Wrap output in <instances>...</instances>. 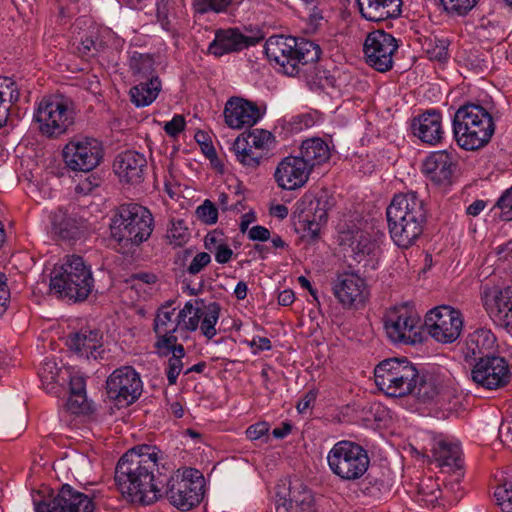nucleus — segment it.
Listing matches in <instances>:
<instances>
[{
    "label": "nucleus",
    "mask_w": 512,
    "mask_h": 512,
    "mask_svg": "<svg viewBox=\"0 0 512 512\" xmlns=\"http://www.w3.org/2000/svg\"><path fill=\"white\" fill-rule=\"evenodd\" d=\"M211 262V256L207 252L197 253L186 268L190 275H197Z\"/></svg>",
    "instance_id": "nucleus-52"
},
{
    "label": "nucleus",
    "mask_w": 512,
    "mask_h": 512,
    "mask_svg": "<svg viewBox=\"0 0 512 512\" xmlns=\"http://www.w3.org/2000/svg\"><path fill=\"white\" fill-rule=\"evenodd\" d=\"M276 512H326L314 492L302 481H290L288 492H278Z\"/></svg>",
    "instance_id": "nucleus-16"
},
{
    "label": "nucleus",
    "mask_w": 512,
    "mask_h": 512,
    "mask_svg": "<svg viewBox=\"0 0 512 512\" xmlns=\"http://www.w3.org/2000/svg\"><path fill=\"white\" fill-rule=\"evenodd\" d=\"M100 45L101 42L98 41L96 34L90 33L81 38L78 50L83 56H90L98 51Z\"/></svg>",
    "instance_id": "nucleus-51"
},
{
    "label": "nucleus",
    "mask_w": 512,
    "mask_h": 512,
    "mask_svg": "<svg viewBox=\"0 0 512 512\" xmlns=\"http://www.w3.org/2000/svg\"><path fill=\"white\" fill-rule=\"evenodd\" d=\"M143 390L139 373L132 366L115 369L106 380V393L118 407H127L138 400Z\"/></svg>",
    "instance_id": "nucleus-13"
},
{
    "label": "nucleus",
    "mask_w": 512,
    "mask_h": 512,
    "mask_svg": "<svg viewBox=\"0 0 512 512\" xmlns=\"http://www.w3.org/2000/svg\"><path fill=\"white\" fill-rule=\"evenodd\" d=\"M398 44L396 39L384 30L370 32L364 42L366 63L378 72H387L393 66V54Z\"/></svg>",
    "instance_id": "nucleus-15"
},
{
    "label": "nucleus",
    "mask_w": 512,
    "mask_h": 512,
    "mask_svg": "<svg viewBox=\"0 0 512 512\" xmlns=\"http://www.w3.org/2000/svg\"><path fill=\"white\" fill-rule=\"evenodd\" d=\"M185 124V119L182 115H175L171 121L165 124L164 130L169 136L176 137L184 130Z\"/></svg>",
    "instance_id": "nucleus-57"
},
{
    "label": "nucleus",
    "mask_w": 512,
    "mask_h": 512,
    "mask_svg": "<svg viewBox=\"0 0 512 512\" xmlns=\"http://www.w3.org/2000/svg\"><path fill=\"white\" fill-rule=\"evenodd\" d=\"M203 495L204 478L196 469L178 470L166 483V498L181 511H189L198 505Z\"/></svg>",
    "instance_id": "nucleus-10"
},
{
    "label": "nucleus",
    "mask_w": 512,
    "mask_h": 512,
    "mask_svg": "<svg viewBox=\"0 0 512 512\" xmlns=\"http://www.w3.org/2000/svg\"><path fill=\"white\" fill-rule=\"evenodd\" d=\"M20 98L17 83L9 77H0V128L6 125L11 106Z\"/></svg>",
    "instance_id": "nucleus-36"
},
{
    "label": "nucleus",
    "mask_w": 512,
    "mask_h": 512,
    "mask_svg": "<svg viewBox=\"0 0 512 512\" xmlns=\"http://www.w3.org/2000/svg\"><path fill=\"white\" fill-rule=\"evenodd\" d=\"M302 222L304 230H307L312 238H316L318 236L321 225L326 223L318 222L315 217L310 216L309 213H306Z\"/></svg>",
    "instance_id": "nucleus-61"
},
{
    "label": "nucleus",
    "mask_w": 512,
    "mask_h": 512,
    "mask_svg": "<svg viewBox=\"0 0 512 512\" xmlns=\"http://www.w3.org/2000/svg\"><path fill=\"white\" fill-rule=\"evenodd\" d=\"M87 230L86 221L74 215L63 212L55 213L52 217V234L61 240L79 239Z\"/></svg>",
    "instance_id": "nucleus-31"
},
{
    "label": "nucleus",
    "mask_w": 512,
    "mask_h": 512,
    "mask_svg": "<svg viewBox=\"0 0 512 512\" xmlns=\"http://www.w3.org/2000/svg\"><path fill=\"white\" fill-rule=\"evenodd\" d=\"M203 316L200 308L195 307L190 301L178 313V325L187 331H195L198 328L199 321Z\"/></svg>",
    "instance_id": "nucleus-41"
},
{
    "label": "nucleus",
    "mask_w": 512,
    "mask_h": 512,
    "mask_svg": "<svg viewBox=\"0 0 512 512\" xmlns=\"http://www.w3.org/2000/svg\"><path fill=\"white\" fill-rule=\"evenodd\" d=\"M316 400V394L312 391L306 393V395L298 402L296 408L299 413L307 411L311 404Z\"/></svg>",
    "instance_id": "nucleus-64"
},
{
    "label": "nucleus",
    "mask_w": 512,
    "mask_h": 512,
    "mask_svg": "<svg viewBox=\"0 0 512 512\" xmlns=\"http://www.w3.org/2000/svg\"><path fill=\"white\" fill-rule=\"evenodd\" d=\"M342 243H348L354 258L360 262L363 257L373 254L377 249V243L369 233L363 230H352L342 234Z\"/></svg>",
    "instance_id": "nucleus-34"
},
{
    "label": "nucleus",
    "mask_w": 512,
    "mask_h": 512,
    "mask_svg": "<svg viewBox=\"0 0 512 512\" xmlns=\"http://www.w3.org/2000/svg\"><path fill=\"white\" fill-rule=\"evenodd\" d=\"M232 3L233 0H200L198 11L201 13L208 11L222 13L227 11Z\"/></svg>",
    "instance_id": "nucleus-50"
},
{
    "label": "nucleus",
    "mask_w": 512,
    "mask_h": 512,
    "mask_svg": "<svg viewBox=\"0 0 512 512\" xmlns=\"http://www.w3.org/2000/svg\"><path fill=\"white\" fill-rule=\"evenodd\" d=\"M264 50L268 59L279 65L288 76L305 73V67L314 64L321 55L319 45L313 41L283 35L269 37Z\"/></svg>",
    "instance_id": "nucleus-3"
},
{
    "label": "nucleus",
    "mask_w": 512,
    "mask_h": 512,
    "mask_svg": "<svg viewBox=\"0 0 512 512\" xmlns=\"http://www.w3.org/2000/svg\"><path fill=\"white\" fill-rule=\"evenodd\" d=\"M263 35L246 36L237 28L220 29L210 43L208 51L215 56L239 52L262 41Z\"/></svg>",
    "instance_id": "nucleus-23"
},
{
    "label": "nucleus",
    "mask_w": 512,
    "mask_h": 512,
    "mask_svg": "<svg viewBox=\"0 0 512 512\" xmlns=\"http://www.w3.org/2000/svg\"><path fill=\"white\" fill-rule=\"evenodd\" d=\"M175 329L168 331L163 330L161 334H157L158 340L155 347L162 355H167L171 352L173 347L177 345V337L173 334Z\"/></svg>",
    "instance_id": "nucleus-47"
},
{
    "label": "nucleus",
    "mask_w": 512,
    "mask_h": 512,
    "mask_svg": "<svg viewBox=\"0 0 512 512\" xmlns=\"http://www.w3.org/2000/svg\"><path fill=\"white\" fill-rule=\"evenodd\" d=\"M153 66V58L149 55L139 54L138 56H133L131 60V69L137 81L158 78L157 75H154Z\"/></svg>",
    "instance_id": "nucleus-40"
},
{
    "label": "nucleus",
    "mask_w": 512,
    "mask_h": 512,
    "mask_svg": "<svg viewBox=\"0 0 512 512\" xmlns=\"http://www.w3.org/2000/svg\"><path fill=\"white\" fill-rule=\"evenodd\" d=\"M496 206L501 209V220L512 221V187L502 194L496 202Z\"/></svg>",
    "instance_id": "nucleus-48"
},
{
    "label": "nucleus",
    "mask_w": 512,
    "mask_h": 512,
    "mask_svg": "<svg viewBox=\"0 0 512 512\" xmlns=\"http://www.w3.org/2000/svg\"><path fill=\"white\" fill-rule=\"evenodd\" d=\"M272 134L263 129H254L238 136L233 143L237 160L245 167L257 168L264 156L265 145L272 140Z\"/></svg>",
    "instance_id": "nucleus-18"
},
{
    "label": "nucleus",
    "mask_w": 512,
    "mask_h": 512,
    "mask_svg": "<svg viewBox=\"0 0 512 512\" xmlns=\"http://www.w3.org/2000/svg\"><path fill=\"white\" fill-rule=\"evenodd\" d=\"M166 238L169 244L174 247H181L187 243L190 238V233L185 226V222L183 220L172 221L171 227L167 231Z\"/></svg>",
    "instance_id": "nucleus-43"
},
{
    "label": "nucleus",
    "mask_w": 512,
    "mask_h": 512,
    "mask_svg": "<svg viewBox=\"0 0 512 512\" xmlns=\"http://www.w3.org/2000/svg\"><path fill=\"white\" fill-rule=\"evenodd\" d=\"M198 218L205 224H215L218 219V210L213 202L205 200L196 210Z\"/></svg>",
    "instance_id": "nucleus-46"
},
{
    "label": "nucleus",
    "mask_w": 512,
    "mask_h": 512,
    "mask_svg": "<svg viewBox=\"0 0 512 512\" xmlns=\"http://www.w3.org/2000/svg\"><path fill=\"white\" fill-rule=\"evenodd\" d=\"M170 306L171 302H167L158 310L154 320V331L156 334H161L163 330H167L166 326L171 321V317L174 312V309L171 311L168 310Z\"/></svg>",
    "instance_id": "nucleus-49"
},
{
    "label": "nucleus",
    "mask_w": 512,
    "mask_h": 512,
    "mask_svg": "<svg viewBox=\"0 0 512 512\" xmlns=\"http://www.w3.org/2000/svg\"><path fill=\"white\" fill-rule=\"evenodd\" d=\"M439 2L448 13L462 16L472 10L478 0H439Z\"/></svg>",
    "instance_id": "nucleus-44"
},
{
    "label": "nucleus",
    "mask_w": 512,
    "mask_h": 512,
    "mask_svg": "<svg viewBox=\"0 0 512 512\" xmlns=\"http://www.w3.org/2000/svg\"><path fill=\"white\" fill-rule=\"evenodd\" d=\"M330 470L341 480L355 481L368 470L370 458L365 448L349 440L338 441L327 455Z\"/></svg>",
    "instance_id": "nucleus-9"
},
{
    "label": "nucleus",
    "mask_w": 512,
    "mask_h": 512,
    "mask_svg": "<svg viewBox=\"0 0 512 512\" xmlns=\"http://www.w3.org/2000/svg\"><path fill=\"white\" fill-rule=\"evenodd\" d=\"M161 90L159 78H150V80H140L130 90L131 101L137 107L150 105L158 96Z\"/></svg>",
    "instance_id": "nucleus-37"
},
{
    "label": "nucleus",
    "mask_w": 512,
    "mask_h": 512,
    "mask_svg": "<svg viewBox=\"0 0 512 512\" xmlns=\"http://www.w3.org/2000/svg\"><path fill=\"white\" fill-rule=\"evenodd\" d=\"M328 144L319 137H313L302 141L300 152L297 157L303 161L312 171L314 167L320 166L330 159Z\"/></svg>",
    "instance_id": "nucleus-32"
},
{
    "label": "nucleus",
    "mask_w": 512,
    "mask_h": 512,
    "mask_svg": "<svg viewBox=\"0 0 512 512\" xmlns=\"http://www.w3.org/2000/svg\"><path fill=\"white\" fill-rule=\"evenodd\" d=\"M432 456L437 465L447 472L461 470V449L456 443L438 440L432 448Z\"/></svg>",
    "instance_id": "nucleus-33"
},
{
    "label": "nucleus",
    "mask_w": 512,
    "mask_h": 512,
    "mask_svg": "<svg viewBox=\"0 0 512 512\" xmlns=\"http://www.w3.org/2000/svg\"><path fill=\"white\" fill-rule=\"evenodd\" d=\"M100 178L94 174H90L85 179L79 181L75 187L77 194L88 195L93 192L95 188L100 185Z\"/></svg>",
    "instance_id": "nucleus-54"
},
{
    "label": "nucleus",
    "mask_w": 512,
    "mask_h": 512,
    "mask_svg": "<svg viewBox=\"0 0 512 512\" xmlns=\"http://www.w3.org/2000/svg\"><path fill=\"white\" fill-rule=\"evenodd\" d=\"M334 206V199L326 192H319L309 203L308 212L318 222H327L328 211Z\"/></svg>",
    "instance_id": "nucleus-39"
},
{
    "label": "nucleus",
    "mask_w": 512,
    "mask_h": 512,
    "mask_svg": "<svg viewBox=\"0 0 512 512\" xmlns=\"http://www.w3.org/2000/svg\"><path fill=\"white\" fill-rule=\"evenodd\" d=\"M496 344V337L491 330L486 328H478L470 333L462 348V354L467 364L472 365L474 362L493 355L491 350Z\"/></svg>",
    "instance_id": "nucleus-28"
},
{
    "label": "nucleus",
    "mask_w": 512,
    "mask_h": 512,
    "mask_svg": "<svg viewBox=\"0 0 512 512\" xmlns=\"http://www.w3.org/2000/svg\"><path fill=\"white\" fill-rule=\"evenodd\" d=\"M425 327L436 341L452 343L461 335L463 319L459 310L442 305L426 314Z\"/></svg>",
    "instance_id": "nucleus-14"
},
{
    "label": "nucleus",
    "mask_w": 512,
    "mask_h": 512,
    "mask_svg": "<svg viewBox=\"0 0 512 512\" xmlns=\"http://www.w3.org/2000/svg\"><path fill=\"white\" fill-rule=\"evenodd\" d=\"M419 377L416 366L407 358H388L374 369L375 384L390 397H405L412 394Z\"/></svg>",
    "instance_id": "nucleus-7"
},
{
    "label": "nucleus",
    "mask_w": 512,
    "mask_h": 512,
    "mask_svg": "<svg viewBox=\"0 0 512 512\" xmlns=\"http://www.w3.org/2000/svg\"><path fill=\"white\" fill-rule=\"evenodd\" d=\"M456 165V159L451 152L436 151L424 161L423 172L435 184L448 185L451 183Z\"/></svg>",
    "instance_id": "nucleus-26"
},
{
    "label": "nucleus",
    "mask_w": 512,
    "mask_h": 512,
    "mask_svg": "<svg viewBox=\"0 0 512 512\" xmlns=\"http://www.w3.org/2000/svg\"><path fill=\"white\" fill-rule=\"evenodd\" d=\"M219 314L220 305L216 302L210 303L206 307V312L203 313L200 329L208 339H212L217 334L215 325L219 319Z\"/></svg>",
    "instance_id": "nucleus-42"
},
{
    "label": "nucleus",
    "mask_w": 512,
    "mask_h": 512,
    "mask_svg": "<svg viewBox=\"0 0 512 512\" xmlns=\"http://www.w3.org/2000/svg\"><path fill=\"white\" fill-rule=\"evenodd\" d=\"M39 375L43 383H52L56 381V377L58 375L56 362L53 360L45 361L39 370Z\"/></svg>",
    "instance_id": "nucleus-55"
},
{
    "label": "nucleus",
    "mask_w": 512,
    "mask_h": 512,
    "mask_svg": "<svg viewBox=\"0 0 512 512\" xmlns=\"http://www.w3.org/2000/svg\"><path fill=\"white\" fill-rule=\"evenodd\" d=\"M153 216L137 203L120 205L110 222V234L121 247L131 249L147 241L153 231Z\"/></svg>",
    "instance_id": "nucleus-5"
},
{
    "label": "nucleus",
    "mask_w": 512,
    "mask_h": 512,
    "mask_svg": "<svg viewBox=\"0 0 512 512\" xmlns=\"http://www.w3.org/2000/svg\"><path fill=\"white\" fill-rule=\"evenodd\" d=\"M103 145L93 137H74L63 148L65 166L75 172H91L103 159Z\"/></svg>",
    "instance_id": "nucleus-12"
},
{
    "label": "nucleus",
    "mask_w": 512,
    "mask_h": 512,
    "mask_svg": "<svg viewBox=\"0 0 512 512\" xmlns=\"http://www.w3.org/2000/svg\"><path fill=\"white\" fill-rule=\"evenodd\" d=\"M471 370L472 380L486 389H498L505 386L511 377L505 358L488 355L474 362Z\"/></svg>",
    "instance_id": "nucleus-17"
},
{
    "label": "nucleus",
    "mask_w": 512,
    "mask_h": 512,
    "mask_svg": "<svg viewBox=\"0 0 512 512\" xmlns=\"http://www.w3.org/2000/svg\"><path fill=\"white\" fill-rule=\"evenodd\" d=\"M233 251L226 244H219L215 252V260L220 264L229 262L232 258Z\"/></svg>",
    "instance_id": "nucleus-63"
},
{
    "label": "nucleus",
    "mask_w": 512,
    "mask_h": 512,
    "mask_svg": "<svg viewBox=\"0 0 512 512\" xmlns=\"http://www.w3.org/2000/svg\"><path fill=\"white\" fill-rule=\"evenodd\" d=\"M494 131L491 114L479 104L468 103L454 114V137L457 144L465 150L474 151L484 147Z\"/></svg>",
    "instance_id": "nucleus-6"
},
{
    "label": "nucleus",
    "mask_w": 512,
    "mask_h": 512,
    "mask_svg": "<svg viewBox=\"0 0 512 512\" xmlns=\"http://www.w3.org/2000/svg\"><path fill=\"white\" fill-rule=\"evenodd\" d=\"M419 493L423 494L424 496H430L431 498L427 499V501L430 502L438 499L441 496V490L439 489V486L432 479H428L427 482L420 484Z\"/></svg>",
    "instance_id": "nucleus-56"
},
{
    "label": "nucleus",
    "mask_w": 512,
    "mask_h": 512,
    "mask_svg": "<svg viewBox=\"0 0 512 512\" xmlns=\"http://www.w3.org/2000/svg\"><path fill=\"white\" fill-rule=\"evenodd\" d=\"M69 397L66 409L72 414H84L90 410L86 397V383L83 376L74 375L69 381Z\"/></svg>",
    "instance_id": "nucleus-35"
},
{
    "label": "nucleus",
    "mask_w": 512,
    "mask_h": 512,
    "mask_svg": "<svg viewBox=\"0 0 512 512\" xmlns=\"http://www.w3.org/2000/svg\"><path fill=\"white\" fill-rule=\"evenodd\" d=\"M484 303L492 321L512 332V286L503 289H485Z\"/></svg>",
    "instance_id": "nucleus-21"
},
{
    "label": "nucleus",
    "mask_w": 512,
    "mask_h": 512,
    "mask_svg": "<svg viewBox=\"0 0 512 512\" xmlns=\"http://www.w3.org/2000/svg\"><path fill=\"white\" fill-rule=\"evenodd\" d=\"M155 447L141 445L128 450L115 469V483L131 502L152 504L161 496L163 482L155 478L157 453Z\"/></svg>",
    "instance_id": "nucleus-1"
},
{
    "label": "nucleus",
    "mask_w": 512,
    "mask_h": 512,
    "mask_svg": "<svg viewBox=\"0 0 512 512\" xmlns=\"http://www.w3.org/2000/svg\"><path fill=\"white\" fill-rule=\"evenodd\" d=\"M90 497L64 484L57 495L49 501L35 504V512H93Z\"/></svg>",
    "instance_id": "nucleus-20"
},
{
    "label": "nucleus",
    "mask_w": 512,
    "mask_h": 512,
    "mask_svg": "<svg viewBox=\"0 0 512 512\" xmlns=\"http://www.w3.org/2000/svg\"><path fill=\"white\" fill-rule=\"evenodd\" d=\"M333 292L345 309H361L369 298V288L365 279L355 273L338 276L333 285Z\"/></svg>",
    "instance_id": "nucleus-19"
},
{
    "label": "nucleus",
    "mask_w": 512,
    "mask_h": 512,
    "mask_svg": "<svg viewBox=\"0 0 512 512\" xmlns=\"http://www.w3.org/2000/svg\"><path fill=\"white\" fill-rule=\"evenodd\" d=\"M248 238L252 241H267L270 239V231L260 225L253 226L248 232Z\"/></svg>",
    "instance_id": "nucleus-62"
},
{
    "label": "nucleus",
    "mask_w": 512,
    "mask_h": 512,
    "mask_svg": "<svg viewBox=\"0 0 512 512\" xmlns=\"http://www.w3.org/2000/svg\"><path fill=\"white\" fill-rule=\"evenodd\" d=\"M411 128L416 137L430 145L441 143L445 134L442 127V115L434 109L427 110L415 117Z\"/></svg>",
    "instance_id": "nucleus-27"
},
{
    "label": "nucleus",
    "mask_w": 512,
    "mask_h": 512,
    "mask_svg": "<svg viewBox=\"0 0 512 512\" xmlns=\"http://www.w3.org/2000/svg\"><path fill=\"white\" fill-rule=\"evenodd\" d=\"M94 283L91 267L79 255L65 256L50 274L51 292L74 303L86 300Z\"/></svg>",
    "instance_id": "nucleus-4"
},
{
    "label": "nucleus",
    "mask_w": 512,
    "mask_h": 512,
    "mask_svg": "<svg viewBox=\"0 0 512 512\" xmlns=\"http://www.w3.org/2000/svg\"><path fill=\"white\" fill-rule=\"evenodd\" d=\"M312 171L297 156H287L277 165L274 179L284 190H296L303 187Z\"/></svg>",
    "instance_id": "nucleus-22"
},
{
    "label": "nucleus",
    "mask_w": 512,
    "mask_h": 512,
    "mask_svg": "<svg viewBox=\"0 0 512 512\" xmlns=\"http://www.w3.org/2000/svg\"><path fill=\"white\" fill-rule=\"evenodd\" d=\"M101 338L98 330L83 328L79 332L69 335L67 344L79 355L96 360L102 358Z\"/></svg>",
    "instance_id": "nucleus-30"
},
{
    "label": "nucleus",
    "mask_w": 512,
    "mask_h": 512,
    "mask_svg": "<svg viewBox=\"0 0 512 512\" xmlns=\"http://www.w3.org/2000/svg\"><path fill=\"white\" fill-rule=\"evenodd\" d=\"M496 504L503 512H512V484L498 486L494 492Z\"/></svg>",
    "instance_id": "nucleus-45"
},
{
    "label": "nucleus",
    "mask_w": 512,
    "mask_h": 512,
    "mask_svg": "<svg viewBox=\"0 0 512 512\" xmlns=\"http://www.w3.org/2000/svg\"><path fill=\"white\" fill-rule=\"evenodd\" d=\"M440 393V388L436 383V380L431 375L420 374L415 381L414 394L420 401L428 402L435 399Z\"/></svg>",
    "instance_id": "nucleus-38"
},
{
    "label": "nucleus",
    "mask_w": 512,
    "mask_h": 512,
    "mask_svg": "<svg viewBox=\"0 0 512 512\" xmlns=\"http://www.w3.org/2000/svg\"><path fill=\"white\" fill-rule=\"evenodd\" d=\"M386 216L394 243L401 248H409L423 232L427 208L417 192L409 191L394 195Z\"/></svg>",
    "instance_id": "nucleus-2"
},
{
    "label": "nucleus",
    "mask_w": 512,
    "mask_h": 512,
    "mask_svg": "<svg viewBox=\"0 0 512 512\" xmlns=\"http://www.w3.org/2000/svg\"><path fill=\"white\" fill-rule=\"evenodd\" d=\"M363 18L372 22L396 19L402 13V0H357Z\"/></svg>",
    "instance_id": "nucleus-29"
},
{
    "label": "nucleus",
    "mask_w": 512,
    "mask_h": 512,
    "mask_svg": "<svg viewBox=\"0 0 512 512\" xmlns=\"http://www.w3.org/2000/svg\"><path fill=\"white\" fill-rule=\"evenodd\" d=\"M157 19L161 23V26L170 30V20L168 17V2L166 0L157 1Z\"/></svg>",
    "instance_id": "nucleus-60"
},
{
    "label": "nucleus",
    "mask_w": 512,
    "mask_h": 512,
    "mask_svg": "<svg viewBox=\"0 0 512 512\" xmlns=\"http://www.w3.org/2000/svg\"><path fill=\"white\" fill-rule=\"evenodd\" d=\"M226 124L233 129L253 126L261 118L257 105L238 97L230 98L224 108Z\"/></svg>",
    "instance_id": "nucleus-25"
},
{
    "label": "nucleus",
    "mask_w": 512,
    "mask_h": 512,
    "mask_svg": "<svg viewBox=\"0 0 512 512\" xmlns=\"http://www.w3.org/2000/svg\"><path fill=\"white\" fill-rule=\"evenodd\" d=\"M269 432V424L267 422H258L249 426L246 430V436L250 440H258L266 436Z\"/></svg>",
    "instance_id": "nucleus-59"
},
{
    "label": "nucleus",
    "mask_w": 512,
    "mask_h": 512,
    "mask_svg": "<svg viewBox=\"0 0 512 512\" xmlns=\"http://www.w3.org/2000/svg\"><path fill=\"white\" fill-rule=\"evenodd\" d=\"M199 137L204 138L205 135L203 133H198L196 134L195 138L201 144V150L205 154V156L210 160L211 164L214 167H218L220 165V161L217 157L215 148L213 147L212 144L201 141Z\"/></svg>",
    "instance_id": "nucleus-58"
},
{
    "label": "nucleus",
    "mask_w": 512,
    "mask_h": 512,
    "mask_svg": "<svg viewBox=\"0 0 512 512\" xmlns=\"http://www.w3.org/2000/svg\"><path fill=\"white\" fill-rule=\"evenodd\" d=\"M147 160L144 154L134 150L119 153L113 163V170L121 182L139 184L144 180Z\"/></svg>",
    "instance_id": "nucleus-24"
},
{
    "label": "nucleus",
    "mask_w": 512,
    "mask_h": 512,
    "mask_svg": "<svg viewBox=\"0 0 512 512\" xmlns=\"http://www.w3.org/2000/svg\"><path fill=\"white\" fill-rule=\"evenodd\" d=\"M384 327L388 338L398 344L414 345L422 342L420 317L407 306L393 307L387 311Z\"/></svg>",
    "instance_id": "nucleus-11"
},
{
    "label": "nucleus",
    "mask_w": 512,
    "mask_h": 512,
    "mask_svg": "<svg viewBox=\"0 0 512 512\" xmlns=\"http://www.w3.org/2000/svg\"><path fill=\"white\" fill-rule=\"evenodd\" d=\"M183 361L180 358L170 357L168 359L166 375L169 385H175L180 372L183 369Z\"/></svg>",
    "instance_id": "nucleus-53"
},
{
    "label": "nucleus",
    "mask_w": 512,
    "mask_h": 512,
    "mask_svg": "<svg viewBox=\"0 0 512 512\" xmlns=\"http://www.w3.org/2000/svg\"><path fill=\"white\" fill-rule=\"evenodd\" d=\"M34 120L42 135L58 138L75 122L73 103L62 95L43 98L34 113Z\"/></svg>",
    "instance_id": "nucleus-8"
}]
</instances>
